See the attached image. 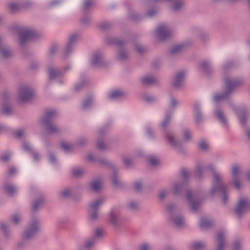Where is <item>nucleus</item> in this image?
<instances>
[{
  "label": "nucleus",
  "mask_w": 250,
  "mask_h": 250,
  "mask_svg": "<svg viewBox=\"0 0 250 250\" xmlns=\"http://www.w3.org/2000/svg\"><path fill=\"white\" fill-rule=\"evenodd\" d=\"M207 170H210L212 172L213 177L212 188L209 192L210 196L218 194L221 197L223 203L226 204L228 201L227 187L224 183L221 175L215 171L212 165L203 166L200 164L198 165L196 169V176L198 178H202L204 173Z\"/></svg>",
  "instance_id": "1"
},
{
  "label": "nucleus",
  "mask_w": 250,
  "mask_h": 250,
  "mask_svg": "<svg viewBox=\"0 0 250 250\" xmlns=\"http://www.w3.org/2000/svg\"><path fill=\"white\" fill-rule=\"evenodd\" d=\"M235 66V63L233 62H227L223 66V73L224 75V80L226 88L221 94H216L214 96L213 100L215 102H218L228 99L238 86L244 83V81L242 78H232L230 76L227 75L228 70Z\"/></svg>",
  "instance_id": "2"
},
{
  "label": "nucleus",
  "mask_w": 250,
  "mask_h": 250,
  "mask_svg": "<svg viewBox=\"0 0 250 250\" xmlns=\"http://www.w3.org/2000/svg\"><path fill=\"white\" fill-rule=\"evenodd\" d=\"M57 115V112L54 109H48L45 112L41 123L44 126L46 131L51 134H59L61 128L54 123L53 120Z\"/></svg>",
  "instance_id": "3"
},
{
  "label": "nucleus",
  "mask_w": 250,
  "mask_h": 250,
  "mask_svg": "<svg viewBox=\"0 0 250 250\" xmlns=\"http://www.w3.org/2000/svg\"><path fill=\"white\" fill-rule=\"evenodd\" d=\"M40 231V222L37 218H33L29 222L25 229L21 240L18 244L19 248H21L26 242L33 239Z\"/></svg>",
  "instance_id": "4"
},
{
  "label": "nucleus",
  "mask_w": 250,
  "mask_h": 250,
  "mask_svg": "<svg viewBox=\"0 0 250 250\" xmlns=\"http://www.w3.org/2000/svg\"><path fill=\"white\" fill-rule=\"evenodd\" d=\"M105 42L110 44H115L118 48V55L116 57L117 59L121 62H125L129 58V53L127 51L123 48L126 43L125 40H120L114 37H108L105 39Z\"/></svg>",
  "instance_id": "5"
},
{
  "label": "nucleus",
  "mask_w": 250,
  "mask_h": 250,
  "mask_svg": "<svg viewBox=\"0 0 250 250\" xmlns=\"http://www.w3.org/2000/svg\"><path fill=\"white\" fill-rule=\"evenodd\" d=\"M239 120V123L246 131L247 136L250 140V127L248 126L249 116L247 110L243 107L232 106Z\"/></svg>",
  "instance_id": "6"
},
{
  "label": "nucleus",
  "mask_w": 250,
  "mask_h": 250,
  "mask_svg": "<svg viewBox=\"0 0 250 250\" xmlns=\"http://www.w3.org/2000/svg\"><path fill=\"white\" fill-rule=\"evenodd\" d=\"M17 31L19 44L21 46H23L27 41L36 39L39 37L38 34L35 31L28 28L19 27L18 28Z\"/></svg>",
  "instance_id": "7"
},
{
  "label": "nucleus",
  "mask_w": 250,
  "mask_h": 250,
  "mask_svg": "<svg viewBox=\"0 0 250 250\" xmlns=\"http://www.w3.org/2000/svg\"><path fill=\"white\" fill-rule=\"evenodd\" d=\"M104 202L103 197L96 199L90 202L88 208V219L89 221L95 222L99 217V209Z\"/></svg>",
  "instance_id": "8"
},
{
  "label": "nucleus",
  "mask_w": 250,
  "mask_h": 250,
  "mask_svg": "<svg viewBox=\"0 0 250 250\" xmlns=\"http://www.w3.org/2000/svg\"><path fill=\"white\" fill-rule=\"evenodd\" d=\"M186 198L191 210L193 212L197 211L200 208L202 202L200 195L195 192L188 190Z\"/></svg>",
  "instance_id": "9"
},
{
  "label": "nucleus",
  "mask_w": 250,
  "mask_h": 250,
  "mask_svg": "<svg viewBox=\"0 0 250 250\" xmlns=\"http://www.w3.org/2000/svg\"><path fill=\"white\" fill-rule=\"evenodd\" d=\"M34 96L33 90L27 85H21L18 90V99L22 103L32 99Z\"/></svg>",
  "instance_id": "10"
},
{
  "label": "nucleus",
  "mask_w": 250,
  "mask_h": 250,
  "mask_svg": "<svg viewBox=\"0 0 250 250\" xmlns=\"http://www.w3.org/2000/svg\"><path fill=\"white\" fill-rule=\"evenodd\" d=\"M182 180L175 182L173 185V193L175 195H179L186 188L189 179V173L185 169H182L181 173Z\"/></svg>",
  "instance_id": "11"
},
{
  "label": "nucleus",
  "mask_w": 250,
  "mask_h": 250,
  "mask_svg": "<svg viewBox=\"0 0 250 250\" xmlns=\"http://www.w3.org/2000/svg\"><path fill=\"white\" fill-rule=\"evenodd\" d=\"M249 209H250V200L247 198H242L235 207L234 211L236 215L240 218Z\"/></svg>",
  "instance_id": "12"
},
{
  "label": "nucleus",
  "mask_w": 250,
  "mask_h": 250,
  "mask_svg": "<svg viewBox=\"0 0 250 250\" xmlns=\"http://www.w3.org/2000/svg\"><path fill=\"white\" fill-rule=\"evenodd\" d=\"M108 64L109 63L104 59L102 53L96 52L93 54L90 64L92 68L107 67Z\"/></svg>",
  "instance_id": "13"
},
{
  "label": "nucleus",
  "mask_w": 250,
  "mask_h": 250,
  "mask_svg": "<svg viewBox=\"0 0 250 250\" xmlns=\"http://www.w3.org/2000/svg\"><path fill=\"white\" fill-rule=\"evenodd\" d=\"M78 39V36L76 34H72L69 36L67 44L62 52L63 58H66L71 54Z\"/></svg>",
  "instance_id": "14"
},
{
  "label": "nucleus",
  "mask_w": 250,
  "mask_h": 250,
  "mask_svg": "<svg viewBox=\"0 0 250 250\" xmlns=\"http://www.w3.org/2000/svg\"><path fill=\"white\" fill-rule=\"evenodd\" d=\"M171 34V30L168 25L162 24L158 26L156 31L157 38L161 41L164 40L170 37Z\"/></svg>",
  "instance_id": "15"
},
{
  "label": "nucleus",
  "mask_w": 250,
  "mask_h": 250,
  "mask_svg": "<svg viewBox=\"0 0 250 250\" xmlns=\"http://www.w3.org/2000/svg\"><path fill=\"white\" fill-rule=\"evenodd\" d=\"M164 133L167 141L175 147L178 152H181L180 142L176 139L174 133L169 130H165Z\"/></svg>",
  "instance_id": "16"
},
{
  "label": "nucleus",
  "mask_w": 250,
  "mask_h": 250,
  "mask_svg": "<svg viewBox=\"0 0 250 250\" xmlns=\"http://www.w3.org/2000/svg\"><path fill=\"white\" fill-rule=\"evenodd\" d=\"M242 174L240 167L238 165H234L232 167V178L233 185L238 189L240 188V177Z\"/></svg>",
  "instance_id": "17"
},
{
  "label": "nucleus",
  "mask_w": 250,
  "mask_h": 250,
  "mask_svg": "<svg viewBox=\"0 0 250 250\" xmlns=\"http://www.w3.org/2000/svg\"><path fill=\"white\" fill-rule=\"evenodd\" d=\"M48 74L49 79L54 80L60 78L62 75L63 73L53 65H50L48 68Z\"/></svg>",
  "instance_id": "18"
},
{
  "label": "nucleus",
  "mask_w": 250,
  "mask_h": 250,
  "mask_svg": "<svg viewBox=\"0 0 250 250\" xmlns=\"http://www.w3.org/2000/svg\"><path fill=\"white\" fill-rule=\"evenodd\" d=\"M185 77V73L183 71H180L176 73L174 78L172 85L176 89L180 88L183 83Z\"/></svg>",
  "instance_id": "19"
},
{
  "label": "nucleus",
  "mask_w": 250,
  "mask_h": 250,
  "mask_svg": "<svg viewBox=\"0 0 250 250\" xmlns=\"http://www.w3.org/2000/svg\"><path fill=\"white\" fill-rule=\"evenodd\" d=\"M12 55V50L8 46L2 44L0 46V58L2 61L9 59Z\"/></svg>",
  "instance_id": "20"
},
{
  "label": "nucleus",
  "mask_w": 250,
  "mask_h": 250,
  "mask_svg": "<svg viewBox=\"0 0 250 250\" xmlns=\"http://www.w3.org/2000/svg\"><path fill=\"white\" fill-rule=\"evenodd\" d=\"M106 129L104 128H101L98 131V139L97 145L98 147L101 150H104L105 148V145L102 141V139L105 134Z\"/></svg>",
  "instance_id": "21"
},
{
  "label": "nucleus",
  "mask_w": 250,
  "mask_h": 250,
  "mask_svg": "<svg viewBox=\"0 0 250 250\" xmlns=\"http://www.w3.org/2000/svg\"><path fill=\"white\" fill-rule=\"evenodd\" d=\"M73 195V189L70 187L63 188L59 193L60 198L63 199H70Z\"/></svg>",
  "instance_id": "22"
},
{
  "label": "nucleus",
  "mask_w": 250,
  "mask_h": 250,
  "mask_svg": "<svg viewBox=\"0 0 250 250\" xmlns=\"http://www.w3.org/2000/svg\"><path fill=\"white\" fill-rule=\"evenodd\" d=\"M194 111V119L196 123L200 124L203 121V117L200 110V105L195 103L193 105Z\"/></svg>",
  "instance_id": "23"
},
{
  "label": "nucleus",
  "mask_w": 250,
  "mask_h": 250,
  "mask_svg": "<svg viewBox=\"0 0 250 250\" xmlns=\"http://www.w3.org/2000/svg\"><path fill=\"white\" fill-rule=\"evenodd\" d=\"M200 66L206 75L209 76L213 73L212 66L209 62L204 61L201 62Z\"/></svg>",
  "instance_id": "24"
},
{
  "label": "nucleus",
  "mask_w": 250,
  "mask_h": 250,
  "mask_svg": "<svg viewBox=\"0 0 250 250\" xmlns=\"http://www.w3.org/2000/svg\"><path fill=\"white\" fill-rule=\"evenodd\" d=\"M3 188L6 193L10 196H13L17 191V188L13 185L5 181L3 183Z\"/></svg>",
  "instance_id": "25"
},
{
  "label": "nucleus",
  "mask_w": 250,
  "mask_h": 250,
  "mask_svg": "<svg viewBox=\"0 0 250 250\" xmlns=\"http://www.w3.org/2000/svg\"><path fill=\"white\" fill-rule=\"evenodd\" d=\"M170 221L178 227H182L184 224V218L181 216L170 214L169 216Z\"/></svg>",
  "instance_id": "26"
},
{
  "label": "nucleus",
  "mask_w": 250,
  "mask_h": 250,
  "mask_svg": "<svg viewBox=\"0 0 250 250\" xmlns=\"http://www.w3.org/2000/svg\"><path fill=\"white\" fill-rule=\"evenodd\" d=\"M44 198L40 197L35 200L31 205V211L32 213H35L39 210L41 205L43 203Z\"/></svg>",
  "instance_id": "27"
},
{
  "label": "nucleus",
  "mask_w": 250,
  "mask_h": 250,
  "mask_svg": "<svg viewBox=\"0 0 250 250\" xmlns=\"http://www.w3.org/2000/svg\"><path fill=\"white\" fill-rule=\"evenodd\" d=\"M173 113V110L169 111L167 112L164 120L162 122L161 124V127L165 132V130H168L167 126L169 125Z\"/></svg>",
  "instance_id": "28"
},
{
  "label": "nucleus",
  "mask_w": 250,
  "mask_h": 250,
  "mask_svg": "<svg viewBox=\"0 0 250 250\" xmlns=\"http://www.w3.org/2000/svg\"><path fill=\"white\" fill-rule=\"evenodd\" d=\"M215 115L219 122L224 125H227V119L225 113L220 109H216L215 111Z\"/></svg>",
  "instance_id": "29"
},
{
  "label": "nucleus",
  "mask_w": 250,
  "mask_h": 250,
  "mask_svg": "<svg viewBox=\"0 0 250 250\" xmlns=\"http://www.w3.org/2000/svg\"><path fill=\"white\" fill-rule=\"evenodd\" d=\"M21 9V3L16 2H10L8 4V10L12 13L14 14Z\"/></svg>",
  "instance_id": "30"
},
{
  "label": "nucleus",
  "mask_w": 250,
  "mask_h": 250,
  "mask_svg": "<svg viewBox=\"0 0 250 250\" xmlns=\"http://www.w3.org/2000/svg\"><path fill=\"white\" fill-rule=\"evenodd\" d=\"M126 95V92L122 90H115L110 93L109 98L111 99H119L124 97Z\"/></svg>",
  "instance_id": "31"
},
{
  "label": "nucleus",
  "mask_w": 250,
  "mask_h": 250,
  "mask_svg": "<svg viewBox=\"0 0 250 250\" xmlns=\"http://www.w3.org/2000/svg\"><path fill=\"white\" fill-rule=\"evenodd\" d=\"M92 190L96 191L100 190L102 187V182L100 179H93L89 183Z\"/></svg>",
  "instance_id": "32"
},
{
  "label": "nucleus",
  "mask_w": 250,
  "mask_h": 250,
  "mask_svg": "<svg viewBox=\"0 0 250 250\" xmlns=\"http://www.w3.org/2000/svg\"><path fill=\"white\" fill-rule=\"evenodd\" d=\"M184 48L183 45H177L172 46L169 50V55L170 57L175 56L179 54Z\"/></svg>",
  "instance_id": "33"
},
{
  "label": "nucleus",
  "mask_w": 250,
  "mask_h": 250,
  "mask_svg": "<svg viewBox=\"0 0 250 250\" xmlns=\"http://www.w3.org/2000/svg\"><path fill=\"white\" fill-rule=\"evenodd\" d=\"M213 224V221L211 220L202 218L200 220V228L202 229H206L210 228Z\"/></svg>",
  "instance_id": "34"
},
{
  "label": "nucleus",
  "mask_w": 250,
  "mask_h": 250,
  "mask_svg": "<svg viewBox=\"0 0 250 250\" xmlns=\"http://www.w3.org/2000/svg\"><path fill=\"white\" fill-rule=\"evenodd\" d=\"M185 1L183 0H175L172 6V9L178 12L182 10L185 7Z\"/></svg>",
  "instance_id": "35"
},
{
  "label": "nucleus",
  "mask_w": 250,
  "mask_h": 250,
  "mask_svg": "<svg viewBox=\"0 0 250 250\" xmlns=\"http://www.w3.org/2000/svg\"><path fill=\"white\" fill-rule=\"evenodd\" d=\"M157 82V79L154 77L146 76L142 79V83L145 85L154 84Z\"/></svg>",
  "instance_id": "36"
},
{
  "label": "nucleus",
  "mask_w": 250,
  "mask_h": 250,
  "mask_svg": "<svg viewBox=\"0 0 250 250\" xmlns=\"http://www.w3.org/2000/svg\"><path fill=\"white\" fill-rule=\"evenodd\" d=\"M92 104V98L91 96L87 97L83 102L82 109L86 110L91 106Z\"/></svg>",
  "instance_id": "37"
},
{
  "label": "nucleus",
  "mask_w": 250,
  "mask_h": 250,
  "mask_svg": "<svg viewBox=\"0 0 250 250\" xmlns=\"http://www.w3.org/2000/svg\"><path fill=\"white\" fill-rule=\"evenodd\" d=\"M205 246V243L202 241L194 242L190 245L191 248L193 250H202Z\"/></svg>",
  "instance_id": "38"
},
{
  "label": "nucleus",
  "mask_w": 250,
  "mask_h": 250,
  "mask_svg": "<svg viewBox=\"0 0 250 250\" xmlns=\"http://www.w3.org/2000/svg\"><path fill=\"white\" fill-rule=\"evenodd\" d=\"M109 220L110 224L114 227H116L118 225V219L117 215L113 211L110 213Z\"/></svg>",
  "instance_id": "39"
},
{
  "label": "nucleus",
  "mask_w": 250,
  "mask_h": 250,
  "mask_svg": "<svg viewBox=\"0 0 250 250\" xmlns=\"http://www.w3.org/2000/svg\"><path fill=\"white\" fill-rule=\"evenodd\" d=\"M112 184L115 186H118L120 184V181L117 172L114 167L113 168V174L111 178Z\"/></svg>",
  "instance_id": "40"
},
{
  "label": "nucleus",
  "mask_w": 250,
  "mask_h": 250,
  "mask_svg": "<svg viewBox=\"0 0 250 250\" xmlns=\"http://www.w3.org/2000/svg\"><path fill=\"white\" fill-rule=\"evenodd\" d=\"M127 207L129 209L136 211L139 208V204L137 202L132 200L128 202Z\"/></svg>",
  "instance_id": "41"
},
{
  "label": "nucleus",
  "mask_w": 250,
  "mask_h": 250,
  "mask_svg": "<svg viewBox=\"0 0 250 250\" xmlns=\"http://www.w3.org/2000/svg\"><path fill=\"white\" fill-rule=\"evenodd\" d=\"M2 111L5 115H11L13 114V111L11 106L7 104H5L3 106Z\"/></svg>",
  "instance_id": "42"
},
{
  "label": "nucleus",
  "mask_w": 250,
  "mask_h": 250,
  "mask_svg": "<svg viewBox=\"0 0 250 250\" xmlns=\"http://www.w3.org/2000/svg\"><path fill=\"white\" fill-rule=\"evenodd\" d=\"M95 242V237L90 238L85 241L84 244L85 248L88 249H90L94 245Z\"/></svg>",
  "instance_id": "43"
},
{
  "label": "nucleus",
  "mask_w": 250,
  "mask_h": 250,
  "mask_svg": "<svg viewBox=\"0 0 250 250\" xmlns=\"http://www.w3.org/2000/svg\"><path fill=\"white\" fill-rule=\"evenodd\" d=\"M72 175L75 177H78L84 173V170L81 167L74 168L72 170Z\"/></svg>",
  "instance_id": "44"
},
{
  "label": "nucleus",
  "mask_w": 250,
  "mask_h": 250,
  "mask_svg": "<svg viewBox=\"0 0 250 250\" xmlns=\"http://www.w3.org/2000/svg\"><path fill=\"white\" fill-rule=\"evenodd\" d=\"M11 220L15 224H18L22 220L21 214L16 213L11 216Z\"/></svg>",
  "instance_id": "45"
},
{
  "label": "nucleus",
  "mask_w": 250,
  "mask_h": 250,
  "mask_svg": "<svg viewBox=\"0 0 250 250\" xmlns=\"http://www.w3.org/2000/svg\"><path fill=\"white\" fill-rule=\"evenodd\" d=\"M62 2V0H53L51 1L47 5V8L51 9L58 6Z\"/></svg>",
  "instance_id": "46"
},
{
  "label": "nucleus",
  "mask_w": 250,
  "mask_h": 250,
  "mask_svg": "<svg viewBox=\"0 0 250 250\" xmlns=\"http://www.w3.org/2000/svg\"><path fill=\"white\" fill-rule=\"evenodd\" d=\"M0 228L5 236L8 237L9 236V231L8 229L7 225L6 223L1 222L0 224Z\"/></svg>",
  "instance_id": "47"
},
{
  "label": "nucleus",
  "mask_w": 250,
  "mask_h": 250,
  "mask_svg": "<svg viewBox=\"0 0 250 250\" xmlns=\"http://www.w3.org/2000/svg\"><path fill=\"white\" fill-rule=\"evenodd\" d=\"M129 17L130 19L135 21H139L142 19V17L135 12L129 13Z\"/></svg>",
  "instance_id": "48"
},
{
  "label": "nucleus",
  "mask_w": 250,
  "mask_h": 250,
  "mask_svg": "<svg viewBox=\"0 0 250 250\" xmlns=\"http://www.w3.org/2000/svg\"><path fill=\"white\" fill-rule=\"evenodd\" d=\"M16 168L14 167H10L8 169L6 173V178L8 179L9 178L13 176L16 173Z\"/></svg>",
  "instance_id": "49"
},
{
  "label": "nucleus",
  "mask_w": 250,
  "mask_h": 250,
  "mask_svg": "<svg viewBox=\"0 0 250 250\" xmlns=\"http://www.w3.org/2000/svg\"><path fill=\"white\" fill-rule=\"evenodd\" d=\"M112 26V23L109 21L104 22L99 24L100 28L103 30H107L111 27Z\"/></svg>",
  "instance_id": "50"
},
{
  "label": "nucleus",
  "mask_w": 250,
  "mask_h": 250,
  "mask_svg": "<svg viewBox=\"0 0 250 250\" xmlns=\"http://www.w3.org/2000/svg\"><path fill=\"white\" fill-rule=\"evenodd\" d=\"M149 161L150 165L153 167H155L159 164V160L153 156H151L149 157Z\"/></svg>",
  "instance_id": "51"
},
{
  "label": "nucleus",
  "mask_w": 250,
  "mask_h": 250,
  "mask_svg": "<svg viewBox=\"0 0 250 250\" xmlns=\"http://www.w3.org/2000/svg\"><path fill=\"white\" fill-rule=\"evenodd\" d=\"M21 8H24L25 9H29L31 8L33 6V3L32 1L29 0H26L21 3Z\"/></svg>",
  "instance_id": "52"
},
{
  "label": "nucleus",
  "mask_w": 250,
  "mask_h": 250,
  "mask_svg": "<svg viewBox=\"0 0 250 250\" xmlns=\"http://www.w3.org/2000/svg\"><path fill=\"white\" fill-rule=\"evenodd\" d=\"M184 136L185 139L189 140L191 138V132L188 128H185L183 130Z\"/></svg>",
  "instance_id": "53"
},
{
  "label": "nucleus",
  "mask_w": 250,
  "mask_h": 250,
  "mask_svg": "<svg viewBox=\"0 0 250 250\" xmlns=\"http://www.w3.org/2000/svg\"><path fill=\"white\" fill-rule=\"evenodd\" d=\"M146 132L147 137H149L151 138H154V133L152 128L150 126H147L146 127Z\"/></svg>",
  "instance_id": "54"
},
{
  "label": "nucleus",
  "mask_w": 250,
  "mask_h": 250,
  "mask_svg": "<svg viewBox=\"0 0 250 250\" xmlns=\"http://www.w3.org/2000/svg\"><path fill=\"white\" fill-rule=\"evenodd\" d=\"M22 147L23 149L26 151H28V152L32 151V146L29 143H28L27 142L23 143Z\"/></svg>",
  "instance_id": "55"
},
{
  "label": "nucleus",
  "mask_w": 250,
  "mask_h": 250,
  "mask_svg": "<svg viewBox=\"0 0 250 250\" xmlns=\"http://www.w3.org/2000/svg\"><path fill=\"white\" fill-rule=\"evenodd\" d=\"M91 21V18L89 16H84L83 17L81 21L82 24L83 25H88L90 23Z\"/></svg>",
  "instance_id": "56"
},
{
  "label": "nucleus",
  "mask_w": 250,
  "mask_h": 250,
  "mask_svg": "<svg viewBox=\"0 0 250 250\" xmlns=\"http://www.w3.org/2000/svg\"><path fill=\"white\" fill-rule=\"evenodd\" d=\"M93 3V0H84L83 5V8L84 10L89 8L92 5Z\"/></svg>",
  "instance_id": "57"
},
{
  "label": "nucleus",
  "mask_w": 250,
  "mask_h": 250,
  "mask_svg": "<svg viewBox=\"0 0 250 250\" xmlns=\"http://www.w3.org/2000/svg\"><path fill=\"white\" fill-rule=\"evenodd\" d=\"M62 148L65 152H69L71 150V146L66 143L62 142L61 144Z\"/></svg>",
  "instance_id": "58"
},
{
  "label": "nucleus",
  "mask_w": 250,
  "mask_h": 250,
  "mask_svg": "<svg viewBox=\"0 0 250 250\" xmlns=\"http://www.w3.org/2000/svg\"><path fill=\"white\" fill-rule=\"evenodd\" d=\"M135 46L136 50L139 53H142L146 50L144 46L138 42L135 43Z\"/></svg>",
  "instance_id": "59"
},
{
  "label": "nucleus",
  "mask_w": 250,
  "mask_h": 250,
  "mask_svg": "<svg viewBox=\"0 0 250 250\" xmlns=\"http://www.w3.org/2000/svg\"><path fill=\"white\" fill-rule=\"evenodd\" d=\"M87 143V140L83 137H80L78 140V143L81 146H83Z\"/></svg>",
  "instance_id": "60"
},
{
  "label": "nucleus",
  "mask_w": 250,
  "mask_h": 250,
  "mask_svg": "<svg viewBox=\"0 0 250 250\" xmlns=\"http://www.w3.org/2000/svg\"><path fill=\"white\" fill-rule=\"evenodd\" d=\"M49 161L51 163H55L57 162L56 156L51 152H49Z\"/></svg>",
  "instance_id": "61"
},
{
  "label": "nucleus",
  "mask_w": 250,
  "mask_h": 250,
  "mask_svg": "<svg viewBox=\"0 0 250 250\" xmlns=\"http://www.w3.org/2000/svg\"><path fill=\"white\" fill-rule=\"evenodd\" d=\"M58 48H59V47H58V45H56V44L53 45L51 46V47L50 48V50H49L50 55H52L54 54H55L58 50Z\"/></svg>",
  "instance_id": "62"
},
{
  "label": "nucleus",
  "mask_w": 250,
  "mask_h": 250,
  "mask_svg": "<svg viewBox=\"0 0 250 250\" xmlns=\"http://www.w3.org/2000/svg\"><path fill=\"white\" fill-rule=\"evenodd\" d=\"M233 250H241V246L239 240H236L234 242Z\"/></svg>",
  "instance_id": "63"
},
{
  "label": "nucleus",
  "mask_w": 250,
  "mask_h": 250,
  "mask_svg": "<svg viewBox=\"0 0 250 250\" xmlns=\"http://www.w3.org/2000/svg\"><path fill=\"white\" fill-rule=\"evenodd\" d=\"M150 246L147 244H143L139 246L140 250H150Z\"/></svg>",
  "instance_id": "64"
}]
</instances>
